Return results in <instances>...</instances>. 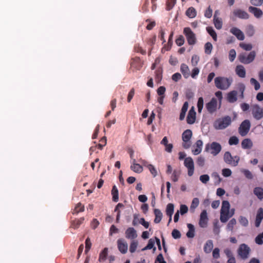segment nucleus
Here are the masks:
<instances>
[{
	"instance_id": "obj_18",
	"label": "nucleus",
	"mask_w": 263,
	"mask_h": 263,
	"mask_svg": "<svg viewBox=\"0 0 263 263\" xmlns=\"http://www.w3.org/2000/svg\"><path fill=\"white\" fill-rule=\"evenodd\" d=\"M130 169L136 173H141L143 171V167L137 163L136 159L130 160Z\"/></svg>"
},
{
	"instance_id": "obj_49",
	"label": "nucleus",
	"mask_w": 263,
	"mask_h": 263,
	"mask_svg": "<svg viewBox=\"0 0 263 263\" xmlns=\"http://www.w3.org/2000/svg\"><path fill=\"white\" fill-rule=\"evenodd\" d=\"M239 142L238 138L236 136H232L230 138L229 140V144L230 145H237Z\"/></svg>"
},
{
	"instance_id": "obj_5",
	"label": "nucleus",
	"mask_w": 263,
	"mask_h": 263,
	"mask_svg": "<svg viewBox=\"0 0 263 263\" xmlns=\"http://www.w3.org/2000/svg\"><path fill=\"white\" fill-rule=\"evenodd\" d=\"M221 150V145L216 142H213L210 144L208 143L206 144L205 147V151L210 153L213 156L218 155Z\"/></svg>"
},
{
	"instance_id": "obj_55",
	"label": "nucleus",
	"mask_w": 263,
	"mask_h": 263,
	"mask_svg": "<svg viewBox=\"0 0 263 263\" xmlns=\"http://www.w3.org/2000/svg\"><path fill=\"white\" fill-rule=\"evenodd\" d=\"M155 263H166V262L164 260L163 256L162 254H159L155 261Z\"/></svg>"
},
{
	"instance_id": "obj_42",
	"label": "nucleus",
	"mask_w": 263,
	"mask_h": 263,
	"mask_svg": "<svg viewBox=\"0 0 263 263\" xmlns=\"http://www.w3.org/2000/svg\"><path fill=\"white\" fill-rule=\"evenodd\" d=\"M206 30L210 34L214 41L217 40V34L214 30L212 27H206Z\"/></svg>"
},
{
	"instance_id": "obj_26",
	"label": "nucleus",
	"mask_w": 263,
	"mask_h": 263,
	"mask_svg": "<svg viewBox=\"0 0 263 263\" xmlns=\"http://www.w3.org/2000/svg\"><path fill=\"white\" fill-rule=\"evenodd\" d=\"M180 70L185 78H188L190 76V71L187 65L182 64L181 65Z\"/></svg>"
},
{
	"instance_id": "obj_15",
	"label": "nucleus",
	"mask_w": 263,
	"mask_h": 263,
	"mask_svg": "<svg viewBox=\"0 0 263 263\" xmlns=\"http://www.w3.org/2000/svg\"><path fill=\"white\" fill-rule=\"evenodd\" d=\"M206 108L210 113L215 112L217 109V101L215 98H212L211 100L206 104Z\"/></svg>"
},
{
	"instance_id": "obj_20",
	"label": "nucleus",
	"mask_w": 263,
	"mask_h": 263,
	"mask_svg": "<svg viewBox=\"0 0 263 263\" xmlns=\"http://www.w3.org/2000/svg\"><path fill=\"white\" fill-rule=\"evenodd\" d=\"M248 10L257 18H260L263 15L262 11L260 9L257 7L250 6L248 8Z\"/></svg>"
},
{
	"instance_id": "obj_25",
	"label": "nucleus",
	"mask_w": 263,
	"mask_h": 263,
	"mask_svg": "<svg viewBox=\"0 0 263 263\" xmlns=\"http://www.w3.org/2000/svg\"><path fill=\"white\" fill-rule=\"evenodd\" d=\"M253 142L250 139H245L241 142V146L243 149H250L253 147Z\"/></svg>"
},
{
	"instance_id": "obj_29",
	"label": "nucleus",
	"mask_w": 263,
	"mask_h": 263,
	"mask_svg": "<svg viewBox=\"0 0 263 263\" xmlns=\"http://www.w3.org/2000/svg\"><path fill=\"white\" fill-rule=\"evenodd\" d=\"M154 214L155 216L154 222L156 223H158L161 221L162 219V213L159 209H155Z\"/></svg>"
},
{
	"instance_id": "obj_13",
	"label": "nucleus",
	"mask_w": 263,
	"mask_h": 263,
	"mask_svg": "<svg viewBox=\"0 0 263 263\" xmlns=\"http://www.w3.org/2000/svg\"><path fill=\"white\" fill-rule=\"evenodd\" d=\"M125 236L127 239L134 240L137 236V231L133 227L128 228L125 232Z\"/></svg>"
},
{
	"instance_id": "obj_31",
	"label": "nucleus",
	"mask_w": 263,
	"mask_h": 263,
	"mask_svg": "<svg viewBox=\"0 0 263 263\" xmlns=\"http://www.w3.org/2000/svg\"><path fill=\"white\" fill-rule=\"evenodd\" d=\"M189 231L186 233V236L188 238H193L195 236V229L193 224L191 223L187 224Z\"/></svg>"
},
{
	"instance_id": "obj_35",
	"label": "nucleus",
	"mask_w": 263,
	"mask_h": 263,
	"mask_svg": "<svg viewBox=\"0 0 263 263\" xmlns=\"http://www.w3.org/2000/svg\"><path fill=\"white\" fill-rule=\"evenodd\" d=\"M199 204V199L198 198H193L190 206V210L192 211V212H194L195 209L197 208Z\"/></svg>"
},
{
	"instance_id": "obj_60",
	"label": "nucleus",
	"mask_w": 263,
	"mask_h": 263,
	"mask_svg": "<svg viewBox=\"0 0 263 263\" xmlns=\"http://www.w3.org/2000/svg\"><path fill=\"white\" fill-rule=\"evenodd\" d=\"M220 250L218 248H215L212 253L213 258L217 259L220 257Z\"/></svg>"
},
{
	"instance_id": "obj_46",
	"label": "nucleus",
	"mask_w": 263,
	"mask_h": 263,
	"mask_svg": "<svg viewBox=\"0 0 263 263\" xmlns=\"http://www.w3.org/2000/svg\"><path fill=\"white\" fill-rule=\"evenodd\" d=\"M239 222L241 225L243 227H247L249 224V221L247 218L242 216H240L239 218Z\"/></svg>"
},
{
	"instance_id": "obj_2",
	"label": "nucleus",
	"mask_w": 263,
	"mask_h": 263,
	"mask_svg": "<svg viewBox=\"0 0 263 263\" xmlns=\"http://www.w3.org/2000/svg\"><path fill=\"white\" fill-rule=\"evenodd\" d=\"M232 82L233 79L231 77H217L214 79L215 86L221 90H227Z\"/></svg>"
},
{
	"instance_id": "obj_41",
	"label": "nucleus",
	"mask_w": 263,
	"mask_h": 263,
	"mask_svg": "<svg viewBox=\"0 0 263 263\" xmlns=\"http://www.w3.org/2000/svg\"><path fill=\"white\" fill-rule=\"evenodd\" d=\"M138 246V242L137 241L133 240L129 246V251L133 253H134Z\"/></svg>"
},
{
	"instance_id": "obj_48",
	"label": "nucleus",
	"mask_w": 263,
	"mask_h": 263,
	"mask_svg": "<svg viewBox=\"0 0 263 263\" xmlns=\"http://www.w3.org/2000/svg\"><path fill=\"white\" fill-rule=\"evenodd\" d=\"M255 242L259 245H261L263 244V232L258 235L255 239Z\"/></svg>"
},
{
	"instance_id": "obj_44",
	"label": "nucleus",
	"mask_w": 263,
	"mask_h": 263,
	"mask_svg": "<svg viewBox=\"0 0 263 263\" xmlns=\"http://www.w3.org/2000/svg\"><path fill=\"white\" fill-rule=\"evenodd\" d=\"M147 167L154 177L157 175V171L153 165L150 164H148Z\"/></svg>"
},
{
	"instance_id": "obj_50",
	"label": "nucleus",
	"mask_w": 263,
	"mask_h": 263,
	"mask_svg": "<svg viewBox=\"0 0 263 263\" xmlns=\"http://www.w3.org/2000/svg\"><path fill=\"white\" fill-rule=\"evenodd\" d=\"M236 53L234 49H231L229 53V59L231 62H233L236 58Z\"/></svg>"
},
{
	"instance_id": "obj_37",
	"label": "nucleus",
	"mask_w": 263,
	"mask_h": 263,
	"mask_svg": "<svg viewBox=\"0 0 263 263\" xmlns=\"http://www.w3.org/2000/svg\"><path fill=\"white\" fill-rule=\"evenodd\" d=\"M111 194L112 195V200L115 202H117L119 199L118 190L117 187L114 185L111 191Z\"/></svg>"
},
{
	"instance_id": "obj_3",
	"label": "nucleus",
	"mask_w": 263,
	"mask_h": 263,
	"mask_svg": "<svg viewBox=\"0 0 263 263\" xmlns=\"http://www.w3.org/2000/svg\"><path fill=\"white\" fill-rule=\"evenodd\" d=\"M231 122V118L226 116L217 120L214 123V126L216 129H223L229 126Z\"/></svg>"
},
{
	"instance_id": "obj_63",
	"label": "nucleus",
	"mask_w": 263,
	"mask_h": 263,
	"mask_svg": "<svg viewBox=\"0 0 263 263\" xmlns=\"http://www.w3.org/2000/svg\"><path fill=\"white\" fill-rule=\"evenodd\" d=\"M84 209V205H82V204L81 203H79L76 205L74 210L76 213H79L80 212L83 211Z\"/></svg>"
},
{
	"instance_id": "obj_10",
	"label": "nucleus",
	"mask_w": 263,
	"mask_h": 263,
	"mask_svg": "<svg viewBox=\"0 0 263 263\" xmlns=\"http://www.w3.org/2000/svg\"><path fill=\"white\" fill-rule=\"evenodd\" d=\"M184 164L187 168V174L189 176H192L194 172V164L193 159L190 157L185 158Z\"/></svg>"
},
{
	"instance_id": "obj_30",
	"label": "nucleus",
	"mask_w": 263,
	"mask_h": 263,
	"mask_svg": "<svg viewBox=\"0 0 263 263\" xmlns=\"http://www.w3.org/2000/svg\"><path fill=\"white\" fill-rule=\"evenodd\" d=\"M108 255V248H105L100 253L99 261L100 262L104 261Z\"/></svg>"
},
{
	"instance_id": "obj_8",
	"label": "nucleus",
	"mask_w": 263,
	"mask_h": 263,
	"mask_svg": "<svg viewBox=\"0 0 263 263\" xmlns=\"http://www.w3.org/2000/svg\"><path fill=\"white\" fill-rule=\"evenodd\" d=\"M183 33L185 34L187 42L190 45H194L196 43V37L195 34L189 27L184 28Z\"/></svg>"
},
{
	"instance_id": "obj_12",
	"label": "nucleus",
	"mask_w": 263,
	"mask_h": 263,
	"mask_svg": "<svg viewBox=\"0 0 263 263\" xmlns=\"http://www.w3.org/2000/svg\"><path fill=\"white\" fill-rule=\"evenodd\" d=\"M117 246L119 251L122 254H125L128 250V244L123 238L119 239L117 240Z\"/></svg>"
},
{
	"instance_id": "obj_61",
	"label": "nucleus",
	"mask_w": 263,
	"mask_h": 263,
	"mask_svg": "<svg viewBox=\"0 0 263 263\" xmlns=\"http://www.w3.org/2000/svg\"><path fill=\"white\" fill-rule=\"evenodd\" d=\"M166 89L164 86H160L157 89V93L160 96H165L164 93Z\"/></svg>"
},
{
	"instance_id": "obj_59",
	"label": "nucleus",
	"mask_w": 263,
	"mask_h": 263,
	"mask_svg": "<svg viewBox=\"0 0 263 263\" xmlns=\"http://www.w3.org/2000/svg\"><path fill=\"white\" fill-rule=\"evenodd\" d=\"M205 159L203 157L200 156L198 157L197 159V164L201 167H202L204 165Z\"/></svg>"
},
{
	"instance_id": "obj_21",
	"label": "nucleus",
	"mask_w": 263,
	"mask_h": 263,
	"mask_svg": "<svg viewBox=\"0 0 263 263\" xmlns=\"http://www.w3.org/2000/svg\"><path fill=\"white\" fill-rule=\"evenodd\" d=\"M234 14L241 19H248L249 15L246 11L240 10L236 9L233 12Z\"/></svg>"
},
{
	"instance_id": "obj_38",
	"label": "nucleus",
	"mask_w": 263,
	"mask_h": 263,
	"mask_svg": "<svg viewBox=\"0 0 263 263\" xmlns=\"http://www.w3.org/2000/svg\"><path fill=\"white\" fill-rule=\"evenodd\" d=\"M239 45L240 47H241L244 50L246 51H251L253 48L252 45L250 43H245L244 42H241L239 44Z\"/></svg>"
},
{
	"instance_id": "obj_7",
	"label": "nucleus",
	"mask_w": 263,
	"mask_h": 263,
	"mask_svg": "<svg viewBox=\"0 0 263 263\" xmlns=\"http://www.w3.org/2000/svg\"><path fill=\"white\" fill-rule=\"evenodd\" d=\"M251 127V123L249 120H244L240 125L238 128V132L239 134L241 136H246L249 133Z\"/></svg>"
},
{
	"instance_id": "obj_36",
	"label": "nucleus",
	"mask_w": 263,
	"mask_h": 263,
	"mask_svg": "<svg viewBox=\"0 0 263 263\" xmlns=\"http://www.w3.org/2000/svg\"><path fill=\"white\" fill-rule=\"evenodd\" d=\"M213 21L215 27L217 29H220L222 26V22L221 19L219 17H214Z\"/></svg>"
},
{
	"instance_id": "obj_11",
	"label": "nucleus",
	"mask_w": 263,
	"mask_h": 263,
	"mask_svg": "<svg viewBox=\"0 0 263 263\" xmlns=\"http://www.w3.org/2000/svg\"><path fill=\"white\" fill-rule=\"evenodd\" d=\"M252 112L253 117L256 120H260L263 117L262 109L257 104L253 105L251 106Z\"/></svg>"
},
{
	"instance_id": "obj_6",
	"label": "nucleus",
	"mask_w": 263,
	"mask_h": 263,
	"mask_svg": "<svg viewBox=\"0 0 263 263\" xmlns=\"http://www.w3.org/2000/svg\"><path fill=\"white\" fill-rule=\"evenodd\" d=\"M223 159L226 163L236 166L238 165L240 159L237 156L233 157L230 152H227L224 154Z\"/></svg>"
},
{
	"instance_id": "obj_14",
	"label": "nucleus",
	"mask_w": 263,
	"mask_h": 263,
	"mask_svg": "<svg viewBox=\"0 0 263 263\" xmlns=\"http://www.w3.org/2000/svg\"><path fill=\"white\" fill-rule=\"evenodd\" d=\"M208 217L206 211L204 210L200 215L199 224L201 228H206L208 224Z\"/></svg>"
},
{
	"instance_id": "obj_51",
	"label": "nucleus",
	"mask_w": 263,
	"mask_h": 263,
	"mask_svg": "<svg viewBox=\"0 0 263 263\" xmlns=\"http://www.w3.org/2000/svg\"><path fill=\"white\" fill-rule=\"evenodd\" d=\"M222 175L225 177H230L232 175V171L229 168H223L222 170Z\"/></svg>"
},
{
	"instance_id": "obj_47",
	"label": "nucleus",
	"mask_w": 263,
	"mask_h": 263,
	"mask_svg": "<svg viewBox=\"0 0 263 263\" xmlns=\"http://www.w3.org/2000/svg\"><path fill=\"white\" fill-rule=\"evenodd\" d=\"M205 52V53L209 54L211 53L213 49V46L211 43L208 42L205 44L204 46Z\"/></svg>"
},
{
	"instance_id": "obj_4",
	"label": "nucleus",
	"mask_w": 263,
	"mask_h": 263,
	"mask_svg": "<svg viewBox=\"0 0 263 263\" xmlns=\"http://www.w3.org/2000/svg\"><path fill=\"white\" fill-rule=\"evenodd\" d=\"M255 57L256 52L255 51H251L248 54L246 53L239 54L238 55V60L243 64H249L254 60Z\"/></svg>"
},
{
	"instance_id": "obj_1",
	"label": "nucleus",
	"mask_w": 263,
	"mask_h": 263,
	"mask_svg": "<svg viewBox=\"0 0 263 263\" xmlns=\"http://www.w3.org/2000/svg\"><path fill=\"white\" fill-rule=\"evenodd\" d=\"M235 211V210L234 208L230 209V204L228 201H223L220 210V220L221 222H226L234 215Z\"/></svg>"
},
{
	"instance_id": "obj_58",
	"label": "nucleus",
	"mask_w": 263,
	"mask_h": 263,
	"mask_svg": "<svg viewBox=\"0 0 263 263\" xmlns=\"http://www.w3.org/2000/svg\"><path fill=\"white\" fill-rule=\"evenodd\" d=\"M172 235L173 237L175 239H178L181 237L180 232L176 229H174L173 230L172 232Z\"/></svg>"
},
{
	"instance_id": "obj_23",
	"label": "nucleus",
	"mask_w": 263,
	"mask_h": 263,
	"mask_svg": "<svg viewBox=\"0 0 263 263\" xmlns=\"http://www.w3.org/2000/svg\"><path fill=\"white\" fill-rule=\"evenodd\" d=\"M213 242L212 240H208L205 243L203 247V250L205 253H210L213 248Z\"/></svg>"
},
{
	"instance_id": "obj_40",
	"label": "nucleus",
	"mask_w": 263,
	"mask_h": 263,
	"mask_svg": "<svg viewBox=\"0 0 263 263\" xmlns=\"http://www.w3.org/2000/svg\"><path fill=\"white\" fill-rule=\"evenodd\" d=\"M250 83L252 85L254 86V89L258 90L260 88V85L259 82L255 78H251Z\"/></svg>"
},
{
	"instance_id": "obj_54",
	"label": "nucleus",
	"mask_w": 263,
	"mask_h": 263,
	"mask_svg": "<svg viewBox=\"0 0 263 263\" xmlns=\"http://www.w3.org/2000/svg\"><path fill=\"white\" fill-rule=\"evenodd\" d=\"M200 180L203 183H206L210 180V177L208 175H202L200 176Z\"/></svg>"
},
{
	"instance_id": "obj_33",
	"label": "nucleus",
	"mask_w": 263,
	"mask_h": 263,
	"mask_svg": "<svg viewBox=\"0 0 263 263\" xmlns=\"http://www.w3.org/2000/svg\"><path fill=\"white\" fill-rule=\"evenodd\" d=\"M246 32L248 36L251 37L253 36L255 32L254 27L252 25H248L246 27Z\"/></svg>"
},
{
	"instance_id": "obj_34",
	"label": "nucleus",
	"mask_w": 263,
	"mask_h": 263,
	"mask_svg": "<svg viewBox=\"0 0 263 263\" xmlns=\"http://www.w3.org/2000/svg\"><path fill=\"white\" fill-rule=\"evenodd\" d=\"M186 15L190 18H194L196 16V11L193 7H190L186 11Z\"/></svg>"
},
{
	"instance_id": "obj_53",
	"label": "nucleus",
	"mask_w": 263,
	"mask_h": 263,
	"mask_svg": "<svg viewBox=\"0 0 263 263\" xmlns=\"http://www.w3.org/2000/svg\"><path fill=\"white\" fill-rule=\"evenodd\" d=\"M199 57L197 55H193L191 60L192 65L193 66H196L199 62Z\"/></svg>"
},
{
	"instance_id": "obj_32",
	"label": "nucleus",
	"mask_w": 263,
	"mask_h": 263,
	"mask_svg": "<svg viewBox=\"0 0 263 263\" xmlns=\"http://www.w3.org/2000/svg\"><path fill=\"white\" fill-rule=\"evenodd\" d=\"M237 221L235 218L231 219L228 222L226 229L227 231L233 232L234 226L236 224Z\"/></svg>"
},
{
	"instance_id": "obj_27",
	"label": "nucleus",
	"mask_w": 263,
	"mask_h": 263,
	"mask_svg": "<svg viewBox=\"0 0 263 263\" xmlns=\"http://www.w3.org/2000/svg\"><path fill=\"white\" fill-rule=\"evenodd\" d=\"M253 193L259 200L263 199V189L262 187H255L253 190Z\"/></svg>"
},
{
	"instance_id": "obj_19",
	"label": "nucleus",
	"mask_w": 263,
	"mask_h": 263,
	"mask_svg": "<svg viewBox=\"0 0 263 263\" xmlns=\"http://www.w3.org/2000/svg\"><path fill=\"white\" fill-rule=\"evenodd\" d=\"M196 113L195 111L194 107L193 106L190 109L187 116L186 120L188 124H192L195 122L196 119Z\"/></svg>"
},
{
	"instance_id": "obj_16",
	"label": "nucleus",
	"mask_w": 263,
	"mask_h": 263,
	"mask_svg": "<svg viewBox=\"0 0 263 263\" xmlns=\"http://www.w3.org/2000/svg\"><path fill=\"white\" fill-rule=\"evenodd\" d=\"M203 142L201 140H197L193 146L192 153L195 155L199 154L202 149Z\"/></svg>"
},
{
	"instance_id": "obj_24",
	"label": "nucleus",
	"mask_w": 263,
	"mask_h": 263,
	"mask_svg": "<svg viewBox=\"0 0 263 263\" xmlns=\"http://www.w3.org/2000/svg\"><path fill=\"white\" fill-rule=\"evenodd\" d=\"M237 92L235 90H233L229 92L228 93L227 99L230 103H234L237 100Z\"/></svg>"
},
{
	"instance_id": "obj_57",
	"label": "nucleus",
	"mask_w": 263,
	"mask_h": 263,
	"mask_svg": "<svg viewBox=\"0 0 263 263\" xmlns=\"http://www.w3.org/2000/svg\"><path fill=\"white\" fill-rule=\"evenodd\" d=\"M176 3V0H167V9L171 10L173 8Z\"/></svg>"
},
{
	"instance_id": "obj_64",
	"label": "nucleus",
	"mask_w": 263,
	"mask_h": 263,
	"mask_svg": "<svg viewBox=\"0 0 263 263\" xmlns=\"http://www.w3.org/2000/svg\"><path fill=\"white\" fill-rule=\"evenodd\" d=\"M199 69L197 67H195L193 69L192 71V73L190 75L193 78H195L199 74Z\"/></svg>"
},
{
	"instance_id": "obj_39",
	"label": "nucleus",
	"mask_w": 263,
	"mask_h": 263,
	"mask_svg": "<svg viewBox=\"0 0 263 263\" xmlns=\"http://www.w3.org/2000/svg\"><path fill=\"white\" fill-rule=\"evenodd\" d=\"M174 211V205L172 203H168L167 205L166 213L168 216H172Z\"/></svg>"
},
{
	"instance_id": "obj_17",
	"label": "nucleus",
	"mask_w": 263,
	"mask_h": 263,
	"mask_svg": "<svg viewBox=\"0 0 263 263\" xmlns=\"http://www.w3.org/2000/svg\"><path fill=\"white\" fill-rule=\"evenodd\" d=\"M230 32L234 35L238 40L243 41L245 39V35L242 31L236 27H233L230 29Z\"/></svg>"
},
{
	"instance_id": "obj_62",
	"label": "nucleus",
	"mask_w": 263,
	"mask_h": 263,
	"mask_svg": "<svg viewBox=\"0 0 263 263\" xmlns=\"http://www.w3.org/2000/svg\"><path fill=\"white\" fill-rule=\"evenodd\" d=\"M250 3L252 5L260 6L263 4V0H251Z\"/></svg>"
},
{
	"instance_id": "obj_56",
	"label": "nucleus",
	"mask_w": 263,
	"mask_h": 263,
	"mask_svg": "<svg viewBox=\"0 0 263 263\" xmlns=\"http://www.w3.org/2000/svg\"><path fill=\"white\" fill-rule=\"evenodd\" d=\"M256 219L262 220L263 219V209L260 208L257 211Z\"/></svg>"
},
{
	"instance_id": "obj_45",
	"label": "nucleus",
	"mask_w": 263,
	"mask_h": 263,
	"mask_svg": "<svg viewBox=\"0 0 263 263\" xmlns=\"http://www.w3.org/2000/svg\"><path fill=\"white\" fill-rule=\"evenodd\" d=\"M203 99L202 97H200L198 99V102H197V107H198V111L199 112H201L202 111V109L203 107Z\"/></svg>"
},
{
	"instance_id": "obj_9",
	"label": "nucleus",
	"mask_w": 263,
	"mask_h": 263,
	"mask_svg": "<svg viewBox=\"0 0 263 263\" xmlns=\"http://www.w3.org/2000/svg\"><path fill=\"white\" fill-rule=\"evenodd\" d=\"M250 252V248L245 243L240 245L238 250V255L242 259H247L249 257Z\"/></svg>"
},
{
	"instance_id": "obj_28",
	"label": "nucleus",
	"mask_w": 263,
	"mask_h": 263,
	"mask_svg": "<svg viewBox=\"0 0 263 263\" xmlns=\"http://www.w3.org/2000/svg\"><path fill=\"white\" fill-rule=\"evenodd\" d=\"M192 136V132L190 129L185 130L182 135L183 141H190Z\"/></svg>"
},
{
	"instance_id": "obj_52",
	"label": "nucleus",
	"mask_w": 263,
	"mask_h": 263,
	"mask_svg": "<svg viewBox=\"0 0 263 263\" xmlns=\"http://www.w3.org/2000/svg\"><path fill=\"white\" fill-rule=\"evenodd\" d=\"M188 208L187 206L185 204H181L180 206V210L179 213L181 215H183L185 213H186L188 211Z\"/></svg>"
},
{
	"instance_id": "obj_43",
	"label": "nucleus",
	"mask_w": 263,
	"mask_h": 263,
	"mask_svg": "<svg viewBox=\"0 0 263 263\" xmlns=\"http://www.w3.org/2000/svg\"><path fill=\"white\" fill-rule=\"evenodd\" d=\"M241 172H242L245 177L249 179H252L253 178V176L252 174V173L248 170L247 169H241Z\"/></svg>"
},
{
	"instance_id": "obj_22",
	"label": "nucleus",
	"mask_w": 263,
	"mask_h": 263,
	"mask_svg": "<svg viewBox=\"0 0 263 263\" xmlns=\"http://www.w3.org/2000/svg\"><path fill=\"white\" fill-rule=\"evenodd\" d=\"M235 72L237 75L240 78H245L246 77V69L242 65H237L235 68Z\"/></svg>"
}]
</instances>
